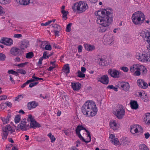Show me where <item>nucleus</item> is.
Here are the masks:
<instances>
[{
    "mask_svg": "<svg viewBox=\"0 0 150 150\" xmlns=\"http://www.w3.org/2000/svg\"><path fill=\"white\" fill-rule=\"evenodd\" d=\"M141 64H134L132 65L130 68L131 73L133 75L139 76L140 75V72L139 71Z\"/></svg>",
    "mask_w": 150,
    "mask_h": 150,
    "instance_id": "1a4fd4ad",
    "label": "nucleus"
},
{
    "mask_svg": "<svg viewBox=\"0 0 150 150\" xmlns=\"http://www.w3.org/2000/svg\"><path fill=\"white\" fill-rule=\"evenodd\" d=\"M113 113L118 119H121L125 115V111L122 107H120L113 111Z\"/></svg>",
    "mask_w": 150,
    "mask_h": 150,
    "instance_id": "9d476101",
    "label": "nucleus"
},
{
    "mask_svg": "<svg viewBox=\"0 0 150 150\" xmlns=\"http://www.w3.org/2000/svg\"><path fill=\"white\" fill-rule=\"evenodd\" d=\"M35 120L34 117L31 114H29L28 115L27 122H30V123L33 121Z\"/></svg>",
    "mask_w": 150,
    "mask_h": 150,
    "instance_id": "58836bf2",
    "label": "nucleus"
},
{
    "mask_svg": "<svg viewBox=\"0 0 150 150\" xmlns=\"http://www.w3.org/2000/svg\"><path fill=\"white\" fill-rule=\"evenodd\" d=\"M23 95H18L15 98L14 100L16 101H19L21 100L23 98Z\"/></svg>",
    "mask_w": 150,
    "mask_h": 150,
    "instance_id": "c03bdc74",
    "label": "nucleus"
},
{
    "mask_svg": "<svg viewBox=\"0 0 150 150\" xmlns=\"http://www.w3.org/2000/svg\"><path fill=\"white\" fill-rule=\"evenodd\" d=\"M100 65L103 66H107L110 65L111 63V61L110 59V60H106L103 59L102 58H100Z\"/></svg>",
    "mask_w": 150,
    "mask_h": 150,
    "instance_id": "bb28decb",
    "label": "nucleus"
},
{
    "mask_svg": "<svg viewBox=\"0 0 150 150\" xmlns=\"http://www.w3.org/2000/svg\"><path fill=\"white\" fill-rule=\"evenodd\" d=\"M64 71L66 74L69 73V68L68 65H65L63 69Z\"/></svg>",
    "mask_w": 150,
    "mask_h": 150,
    "instance_id": "37998d69",
    "label": "nucleus"
},
{
    "mask_svg": "<svg viewBox=\"0 0 150 150\" xmlns=\"http://www.w3.org/2000/svg\"><path fill=\"white\" fill-rule=\"evenodd\" d=\"M6 13V11L3 7L0 5V15H4Z\"/></svg>",
    "mask_w": 150,
    "mask_h": 150,
    "instance_id": "de8ad7c7",
    "label": "nucleus"
},
{
    "mask_svg": "<svg viewBox=\"0 0 150 150\" xmlns=\"http://www.w3.org/2000/svg\"><path fill=\"white\" fill-rule=\"evenodd\" d=\"M72 25V24L70 23L67 26L66 31L67 32H70L71 30V26Z\"/></svg>",
    "mask_w": 150,
    "mask_h": 150,
    "instance_id": "6e6d98bb",
    "label": "nucleus"
},
{
    "mask_svg": "<svg viewBox=\"0 0 150 150\" xmlns=\"http://www.w3.org/2000/svg\"><path fill=\"white\" fill-rule=\"evenodd\" d=\"M84 47L86 50L89 51H93L95 49V47L94 45L87 44H84Z\"/></svg>",
    "mask_w": 150,
    "mask_h": 150,
    "instance_id": "c85d7f7f",
    "label": "nucleus"
},
{
    "mask_svg": "<svg viewBox=\"0 0 150 150\" xmlns=\"http://www.w3.org/2000/svg\"><path fill=\"white\" fill-rule=\"evenodd\" d=\"M10 134H12L15 131V129H17V127L12 123L11 125L6 126L4 128Z\"/></svg>",
    "mask_w": 150,
    "mask_h": 150,
    "instance_id": "6ab92c4d",
    "label": "nucleus"
},
{
    "mask_svg": "<svg viewBox=\"0 0 150 150\" xmlns=\"http://www.w3.org/2000/svg\"><path fill=\"white\" fill-rule=\"evenodd\" d=\"M82 46L81 45H79L78 47V50L79 53L81 52L82 51Z\"/></svg>",
    "mask_w": 150,
    "mask_h": 150,
    "instance_id": "69168bd1",
    "label": "nucleus"
},
{
    "mask_svg": "<svg viewBox=\"0 0 150 150\" xmlns=\"http://www.w3.org/2000/svg\"><path fill=\"white\" fill-rule=\"evenodd\" d=\"M61 12L62 14V17L64 20L67 19V16L69 13L67 9H65V6H62L61 7Z\"/></svg>",
    "mask_w": 150,
    "mask_h": 150,
    "instance_id": "4be33fe9",
    "label": "nucleus"
},
{
    "mask_svg": "<svg viewBox=\"0 0 150 150\" xmlns=\"http://www.w3.org/2000/svg\"><path fill=\"white\" fill-rule=\"evenodd\" d=\"M109 140L112 144L115 146L119 145L120 144L118 138L116 137L114 134H110L109 135Z\"/></svg>",
    "mask_w": 150,
    "mask_h": 150,
    "instance_id": "ddd939ff",
    "label": "nucleus"
},
{
    "mask_svg": "<svg viewBox=\"0 0 150 150\" xmlns=\"http://www.w3.org/2000/svg\"><path fill=\"white\" fill-rule=\"evenodd\" d=\"M29 42L27 40H23L21 42L20 48L22 50H25L29 46Z\"/></svg>",
    "mask_w": 150,
    "mask_h": 150,
    "instance_id": "412c9836",
    "label": "nucleus"
},
{
    "mask_svg": "<svg viewBox=\"0 0 150 150\" xmlns=\"http://www.w3.org/2000/svg\"><path fill=\"white\" fill-rule=\"evenodd\" d=\"M47 136L50 138L51 140V142L53 143L55 142L56 138L51 133H50L47 134Z\"/></svg>",
    "mask_w": 150,
    "mask_h": 150,
    "instance_id": "ea45409f",
    "label": "nucleus"
},
{
    "mask_svg": "<svg viewBox=\"0 0 150 150\" xmlns=\"http://www.w3.org/2000/svg\"><path fill=\"white\" fill-rule=\"evenodd\" d=\"M29 124V122H27L26 119H22L17 127V130H26L30 127Z\"/></svg>",
    "mask_w": 150,
    "mask_h": 150,
    "instance_id": "6e6552de",
    "label": "nucleus"
},
{
    "mask_svg": "<svg viewBox=\"0 0 150 150\" xmlns=\"http://www.w3.org/2000/svg\"><path fill=\"white\" fill-rule=\"evenodd\" d=\"M37 105L35 102H32L28 103L27 107L28 109L30 110L36 107Z\"/></svg>",
    "mask_w": 150,
    "mask_h": 150,
    "instance_id": "c756f323",
    "label": "nucleus"
},
{
    "mask_svg": "<svg viewBox=\"0 0 150 150\" xmlns=\"http://www.w3.org/2000/svg\"><path fill=\"white\" fill-rule=\"evenodd\" d=\"M22 37V35L21 34H16L14 35V37L19 38Z\"/></svg>",
    "mask_w": 150,
    "mask_h": 150,
    "instance_id": "774afa93",
    "label": "nucleus"
},
{
    "mask_svg": "<svg viewBox=\"0 0 150 150\" xmlns=\"http://www.w3.org/2000/svg\"><path fill=\"white\" fill-rule=\"evenodd\" d=\"M52 49L51 46L50 45L46 44L45 47V49L48 50H50Z\"/></svg>",
    "mask_w": 150,
    "mask_h": 150,
    "instance_id": "13d9d810",
    "label": "nucleus"
},
{
    "mask_svg": "<svg viewBox=\"0 0 150 150\" xmlns=\"http://www.w3.org/2000/svg\"><path fill=\"white\" fill-rule=\"evenodd\" d=\"M20 51V50L19 49L16 47H13L11 50L10 52L12 54L16 56L20 54L19 52Z\"/></svg>",
    "mask_w": 150,
    "mask_h": 150,
    "instance_id": "cd10ccee",
    "label": "nucleus"
},
{
    "mask_svg": "<svg viewBox=\"0 0 150 150\" xmlns=\"http://www.w3.org/2000/svg\"><path fill=\"white\" fill-rule=\"evenodd\" d=\"M141 99H142L144 102H147L149 100L148 96L146 93L145 94V95H144V96H143Z\"/></svg>",
    "mask_w": 150,
    "mask_h": 150,
    "instance_id": "09e8293b",
    "label": "nucleus"
},
{
    "mask_svg": "<svg viewBox=\"0 0 150 150\" xmlns=\"http://www.w3.org/2000/svg\"><path fill=\"white\" fill-rule=\"evenodd\" d=\"M33 56V53L32 52H30L26 53V57L28 59L32 58Z\"/></svg>",
    "mask_w": 150,
    "mask_h": 150,
    "instance_id": "603ef678",
    "label": "nucleus"
},
{
    "mask_svg": "<svg viewBox=\"0 0 150 150\" xmlns=\"http://www.w3.org/2000/svg\"><path fill=\"white\" fill-rule=\"evenodd\" d=\"M56 20L55 19H53L52 20H50L48 21H47L45 22V25L46 26L50 24L51 23H54Z\"/></svg>",
    "mask_w": 150,
    "mask_h": 150,
    "instance_id": "bf43d9fd",
    "label": "nucleus"
},
{
    "mask_svg": "<svg viewBox=\"0 0 150 150\" xmlns=\"http://www.w3.org/2000/svg\"><path fill=\"white\" fill-rule=\"evenodd\" d=\"M131 19L134 24L139 25L144 23L145 19V17L142 12L137 11L132 15Z\"/></svg>",
    "mask_w": 150,
    "mask_h": 150,
    "instance_id": "39448f33",
    "label": "nucleus"
},
{
    "mask_svg": "<svg viewBox=\"0 0 150 150\" xmlns=\"http://www.w3.org/2000/svg\"><path fill=\"white\" fill-rule=\"evenodd\" d=\"M6 57L5 55L3 54L0 53V60L4 61Z\"/></svg>",
    "mask_w": 150,
    "mask_h": 150,
    "instance_id": "5fc2aeb1",
    "label": "nucleus"
},
{
    "mask_svg": "<svg viewBox=\"0 0 150 150\" xmlns=\"http://www.w3.org/2000/svg\"><path fill=\"white\" fill-rule=\"evenodd\" d=\"M33 79H31L28 80L25 83L23 84L21 86V87L22 88L25 87L26 85L28 84L29 83L33 82L35 81H38V80H42L43 81V79L42 78H39L38 77H37L35 76V74H34L32 76Z\"/></svg>",
    "mask_w": 150,
    "mask_h": 150,
    "instance_id": "aec40b11",
    "label": "nucleus"
},
{
    "mask_svg": "<svg viewBox=\"0 0 150 150\" xmlns=\"http://www.w3.org/2000/svg\"><path fill=\"white\" fill-rule=\"evenodd\" d=\"M140 35L142 37L144 40L147 43L146 48L150 50V31L147 30H142L140 33ZM150 62V53L145 52L141 61L142 62L147 63Z\"/></svg>",
    "mask_w": 150,
    "mask_h": 150,
    "instance_id": "20e7f679",
    "label": "nucleus"
},
{
    "mask_svg": "<svg viewBox=\"0 0 150 150\" xmlns=\"http://www.w3.org/2000/svg\"><path fill=\"white\" fill-rule=\"evenodd\" d=\"M137 85L140 88L145 89L148 87V83L143 79H139L137 81Z\"/></svg>",
    "mask_w": 150,
    "mask_h": 150,
    "instance_id": "f8f14e48",
    "label": "nucleus"
},
{
    "mask_svg": "<svg viewBox=\"0 0 150 150\" xmlns=\"http://www.w3.org/2000/svg\"><path fill=\"white\" fill-rule=\"evenodd\" d=\"M7 96L5 95H2L0 96V100H4L6 99Z\"/></svg>",
    "mask_w": 150,
    "mask_h": 150,
    "instance_id": "e2e57ef3",
    "label": "nucleus"
},
{
    "mask_svg": "<svg viewBox=\"0 0 150 150\" xmlns=\"http://www.w3.org/2000/svg\"><path fill=\"white\" fill-rule=\"evenodd\" d=\"M50 56V55L48 54V52L45 51L44 52L43 56L42 57L45 59H47L49 58Z\"/></svg>",
    "mask_w": 150,
    "mask_h": 150,
    "instance_id": "3c124183",
    "label": "nucleus"
},
{
    "mask_svg": "<svg viewBox=\"0 0 150 150\" xmlns=\"http://www.w3.org/2000/svg\"><path fill=\"white\" fill-rule=\"evenodd\" d=\"M8 73L9 74H11L16 76H17L18 75L17 72L12 70H8Z\"/></svg>",
    "mask_w": 150,
    "mask_h": 150,
    "instance_id": "8fccbe9b",
    "label": "nucleus"
},
{
    "mask_svg": "<svg viewBox=\"0 0 150 150\" xmlns=\"http://www.w3.org/2000/svg\"><path fill=\"white\" fill-rule=\"evenodd\" d=\"M1 43L7 46H10L13 43V40L9 38H3L1 40Z\"/></svg>",
    "mask_w": 150,
    "mask_h": 150,
    "instance_id": "f3484780",
    "label": "nucleus"
},
{
    "mask_svg": "<svg viewBox=\"0 0 150 150\" xmlns=\"http://www.w3.org/2000/svg\"><path fill=\"white\" fill-rule=\"evenodd\" d=\"M120 86L125 91H129L130 85L129 83L126 82H122L120 83Z\"/></svg>",
    "mask_w": 150,
    "mask_h": 150,
    "instance_id": "5701e85b",
    "label": "nucleus"
},
{
    "mask_svg": "<svg viewBox=\"0 0 150 150\" xmlns=\"http://www.w3.org/2000/svg\"><path fill=\"white\" fill-rule=\"evenodd\" d=\"M144 122L148 125H150V113H147L143 116Z\"/></svg>",
    "mask_w": 150,
    "mask_h": 150,
    "instance_id": "b1692460",
    "label": "nucleus"
},
{
    "mask_svg": "<svg viewBox=\"0 0 150 150\" xmlns=\"http://www.w3.org/2000/svg\"><path fill=\"white\" fill-rule=\"evenodd\" d=\"M118 88V86H116L115 87H114L112 85H109L107 87L108 88L113 89L114 91H117Z\"/></svg>",
    "mask_w": 150,
    "mask_h": 150,
    "instance_id": "79ce46f5",
    "label": "nucleus"
},
{
    "mask_svg": "<svg viewBox=\"0 0 150 150\" xmlns=\"http://www.w3.org/2000/svg\"><path fill=\"white\" fill-rule=\"evenodd\" d=\"M66 98L65 97L62 98V101L63 104L65 105H67L69 104V103L67 100L66 99Z\"/></svg>",
    "mask_w": 150,
    "mask_h": 150,
    "instance_id": "a18cd8bd",
    "label": "nucleus"
},
{
    "mask_svg": "<svg viewBox=\"0 0 150 150\" xmlns=\"http://www.w3.org/2000/svg\"><path fill=\"white\" fill-rule=\"evenodd\" d=\"M9 132L4 128L3 129V131L2 133L3 139H6L7 137L8 134Z\"/></svg>",
    "mask_w": 150,
    "mask_h": 150,
    "instance_id": "e433bc0d",
    "label": "nucleus"
},
{
    "mask_svg": "<svg viewBox=\"0 0 150 150\" xmlns=\"http://www.w3.org/2000/svg\"><path fill=\"white\" fill-rule=\"evenodd\" d=\"M120 69L125 72H127L129 71L128 67L125 66H122L120 68Z\"/></svg>",
    "mask_w": 150,
    "mask_h": 150,
    "instance_id": "49530a36",
    "label": "nucleus"
},
{
    "mask_svg": "<svg viewBox=\"0 0 150 150\" xmlns=\"http://www.w3.org/2000/svg\"><path fill=\"white\" fill-rule=\"evenodd\" d=\"M17 1L20 5H27L30 3V0H17Z\"/></svg>",
    "mask_w": 150,
    "mask_h": 150,
    "instance_id": "7c9ffc66",
    "label": "nucleus"
},
{
    "mask_svg": "<svg viewBox=\"0 0 150 150\" xmlns=\"http://www.w3.org/2000/svg\"><path fill=\"white\" fill-rule=\"evenodd\" d=\"M144 136L146 139H148L150 136V134L149 132H146L144 133Z\"/></svg>",
    "mask_w": 150,
    "mask_h": 150,
    "instance_id": "338daca9",
    "label": "nucleus"
},
{
    "mask_svg": "<svg viewBox=\"0 0 150 150\" xmlns=\"http://www.w3.org/2000/svg\"><path fill=\"white\" fill-rule=\"evenodd\" d=\"M77 74V76L80 78H83L85 76V74L80 70L78 71Z\"/></svg>",
    "mask_w": 150,
    "mask_h": 150,
    "instance_id": "a19ab883",
    "label": "nucleus"
},
{
    "mask_svg": "<svg viewBox=\"0 0 150 150\" xmlns=\"http://www.w3.org/2000/svg\"><path fill=\"white\" fill-rule=\"evenodd\" d=\"M28 63V62H27L23 63H22L18 64L17 66L19 67L22 68L24 67L25 65H27Z\"/></svg>",
    "mask_w": 150,
    "mask_h": 150,
    "instance_id": "4d7b16f0",
    "label": "nucleus"
},
{
    "mask_svg": "<svg viewBox=\"0 0 150 150\" xmlns=\"http://www.w3.org/2000/svg\"><path fill=\"white\" fill-rule=\"evenodd\" d=\"M10 116H8L6 117H1V120L4 124H5L8 122L9 120V118Z\"/></svg>",
    "mask_w": 150,
    "mask_h": 150,
    "instance_id": "f704fd0d",
    "label": "nucleus"
},
{
    "mask_svg": "<svg viewBox=\"0 0 150 150\" xmlns=\"http://www.w3.org/2000/svg\"><path fill=\"white\" fill-rule=\"evenodd\" d=\"M12 0H0V4L2 5H6L9 4Z\"/></svg>",
    "mask_w": 150,
    "mask_h": 150,
    "instance_id": "72a5a7b5",
    "label": "nucleus"
},
{
    "mask_svg": "<svg viewBox=\"0 0 150 150\" xmlns=\"http://www.w3.org/2000/svg\"><path fill=\"white\" fill-rule=\"evenodd\" d=\"M21 121V115H18L16 116L14 118V122L16 124L19 123Z\"/></svg>",
    "mask_w": 150,
    "mask_h": 150,
    "instance_id": "4c0bfd02",
    "label": "nucleus"
},
{
    "mask_svg": "<svg viewBox=\"0 0 150 150\" xmlns=\"http://www.w3.org/2000/svg\"><path fill=\"white\" fill-rule=\"evenodd\" d=\"M76 132L79 138L86 143L90 142L91 137L89 132L86 129L83 124L78 125L76 129Z\"/></svg>",
    "mask_w": 150,
    "mask_h": 150,
    "instance_id": "7ed1b4c3",
    "label": "nucleus"
},
{
    "mask_svg": "<svg viewBox=\"0 0 150 150\" xmlns=\"http://www.w3.org/2000/svg\"><path fill=\"white\" fill-rule=\"evenodd\" d=\"M71 88L74 91H77L81 88V85L79 82L73 81L71 83Z\"/></svg>",
    "mask_w": 150,
    "mask_h": 150,
    "instance_id": "a211bd4d",
    "label": "nucleus"
},
{
    "mask_svg": "<svg viewBox=\"0 0 150 150\" xmlns=\"http://www.w3.org/2000/svg\"><path fill=\"white\" fill-rule=\"evenodd\" d=\"M47 43V42L46 41H44L42 42L41 43V45L40 47L42 49H45V45Z\"/></svg>",
    "mask_w": 150,
    "mask_h": 150,
    "instance_id": "680f3d73",
    "label": "nucleus"
},
{
    "mask_svg": "<svg viewBox=\"0 0 150 150\" xmlns=\"http://www.w3.org/2000/svg\"><path fill=\"white\" fill-rule=\"evenodd\" d=\"M108 74L114 78H118L120 77L121 71L115 69H110L108 71Z\"/></svg>",
    "mask_w": 150,
    "mask_h": 150,
    "instance_id": "9b49d317",
    "label": "nucleus"
},
{
    "mask_svg": "<svg viewBox=\"0 0 150 150\" xmlns=\"http://www.w3.org/2000/svg\"><path fill=\"white\" fill-rule=\"evenodd\" d=\"M145 52L143 50H137L136 52L135 56V58L139 61L141 62Z\"/></svg>",
    "mask_w": 150,
    "mask_h": 150,
    "instance_id": "dca6fc26",
    "label": "nucleus"
},
{
    "mask_svg": "<svg viewBox=\"0 0 150 150\" xmlns=\"http://www.w3.org/2000/svg\"><path fill=\"white\" fill-rule=\"evenodd\" d=\"M145 93L144 91H142L139 92V96L141 99L145 95Z\"/></svg>",
    "mask_w": 150,
    "mask_h": 150,
    "instance_id": "052dcab7",
    "label": "nucleus"
},
{
    "mask_svg": "<svg viewBox=\"0 0 150 150\" xmlns=\"http://www.w3.org/2000/svg\"><path fill=\"white\" fill-rule=\"evenodd\" d=\"M97 81L103 84L107 85L109 83V78L107 75H103L97 77Z\"/></svg>",
    "mask_w": 150,
    "mask_h": 150,
    "instance_id": "4468645a",
    "label": "nucleus"
},
{
    "mask_svg": "<svg viewBox=\"0 0 150 150\" xmlns=\"http://www.w3.org/2000/svg\"><path fill=\"white\" fill-rule=\"evenodd\" d=\"M129 130L132 134L134 136L139 135L143 132V129L142 126L137 124L131 125Z\"/></svg>",
    "mask_w": 150,
    "mask_h": 150,
    "instance_id": "0eeeda50",
    "label": "nucleus"
},
{
    "mask_svg": "<svg viewBox=\"0 0 150 150\" xmlns=\"http://www.w3.org/2000/svg\"><path fill=\"white\" fill-rule=\"evenodd\" d=\"M139 148L140 150H149L147 146L144 144H139Z\"/></svg>",
    "mask_w": 150,
    "mask_h": 150,
    "instance_id": "c9c22d12",
    "label": "nucleus"
},
{
    "mask_svg": "<svg viewBox=\"0 0 150 150\" xmlns=\"http://www.w3.org/2000/svg\"><path fill=\"white\" fill-rule=\"evenodd\" d=\"M30 126L32 127L35 128L36 127H40V125L36 122L35 120L32 122L30 123Z\"/></svg>",
    "mask_w": 150,
    "mask_h": 150,
    "instance_id": "473e14b6",
    "label": "nucleus"
},
{
    "mask_svg": "<svg viewBox=\"0 0 150 150\" xmlns=\"http://www.w3.org/2000/svg\"><path fill=\"white\" fill-rule=\"evenodd\" d=\"M88 6L86 2L80 1L74 3L72 9L74 12H77L79 13H82L88 9Z\"/></svg>",
    "mask_w": 150,
    "mask_h": 150,
    "instance_id": "423d86ee",
    "label": "nucleus"
},
{
    "mask_svg": "<svg viewBox=\"0 0 150 150\" xmlns=\"http://www.w3.org/2000/svg\"><path fill=\"white\" fill-rule=\"evenodd\" d=\"M18 72L21 74H25L26 73V71L22 69H17Z\"/></svg>",
    "mask_w": 150,
    "mask_h": 150,
    "instance_id": "864d4df0",
    "label": "nucleus"
},
{
    "mask_svg": "<svg viewBox=\"0 0 150 150\" xmlns=\"http://www.w3.org/2000/svg\"><path fill=\"white\" fill-rule=\"evenodd\" d=\"M109 126L111 128L114 130H118L120 128L119 125L116 120H111L109 122Z\"/></svg>",
    "mask_w": 150,
    "mask_h": 150,
    "instance_id": "2eb2a0df",
    "label": "nucleus"
},
{
    "mask_svg": "<svg viewBox=\"0 0 150 150\" xmlns=\"http://www.w3.org/2000/svg\"><path fill=\"white\" fill-rule=\"evenodd\" d=\"M139 71L140 72V75H145L148 72V70L146 67L142 64H141Z\"/></svg>",
    "mask_w": 150,
    "mask_h": 150,
    "instance_id": "a878e982",
    "label": "nucleus"
},
{
    "mask_svg": "<svg viewBox=\"0 0 150 150\" xmlns=\"http://www.w3.org/2000/svg\"><path fill=\"white\" fill-rule=\"evenodd\" d=\"M113 38L112 37L108 36L105 40V44L107 45H111L113 41Z\"/></svg>",
    "mask_w": 150,
    "mask_h": 150,
    "instance_id": "2f4dec72",
    "label": "nucleus"
},
{
    "mask_svg": "<svg viewBox=\"0 0 150 150\" xmlns=\"http://www.w3.org/2000/svg\"><path fill=\"white\" fill-rule=\"evenodd\" d=\"M81 111L83 114L86 117H91L96 115L98 110L95 102L88 101L82 107Z\"/></svg>",
    "mask_w": 150,
    "mask_h": 150,
    "instance_id": "f03ea898",
    "label": "nucleus"
},
{
    "mask_svg": "<svg viewBox=\"0 0 150 150\" xmlns=\"http://www.w3.org/2000/svg\"><path fill=\"white\" fill-rule=\"evenodd\" d=\"M38 83V82L32 83L30 84L29 87L30 88H32L37 85Z\"/></svg>",
    "mask_w": 150,
    "mask_h": 150,
    "instance_id": "0e129e2a",
    "label": "nucleus"
},
{
    "mask_svg": "<svg viewBox=\"0 0 150 150\" xmlns=\"http://www.w3.org/2000/svg\"><path fill=\"white\" fill-rule=\"evenodd\" d=\"M97 23L102 26L98 28V30L103 33L106 31V27L112 21V14L109 11L105 9L98 10L94 13Z\"/></svg>",
    "mask_w": 150,
    "mask_h": 150,
    "instance_id": "f257e3e1",
    "label": "nucleus"
},
{
    "mask_svg": "<svg viewBox=\"0 0 150 150\" xmlns=\"http://www.w3.org/2000/svg\"><path fill=\"white\" fill-rule=\"evenodd\" d=\"M129 104L131 108L133 109L136 110L139 108V105L136 100H131Z\"/></svg>",
    "mask_w": 150,
    "mask_h": 150,
    "instance_id": "393cba45",
    "label": "nucleus"
}]
</instances>
